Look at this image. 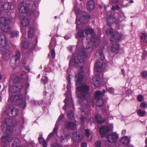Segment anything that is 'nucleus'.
<instances>
[{"label":"nucleus","mask_w":147,"mask_h":147,"mask_svg":"<svg viewBox=\"0 0 147 147\" xmlns=\"http://www.w3.org/2000/svg\"><path fill=\"white\" fill-rule=\"evenodd\" d=\"M144 97L143 95L141 94L138 95V101L142 102L143 100Z\"/></svg>","instance_id":"54"},{"label":"nucleus","mask_w":147,"mask_h":147,"mask_svg":"<svg viewBox=\"0 0 147 147\" xmlns=\"http://www.w3.org/2000/svg\"><path fill=\"white\" fill-rule=\"evenodd\" d=\"M38 140L39 142L42 144L43 147H47V142L42 137H39Z\"/></svg>","instance_id":"32"},{"label":"nucleus","mask_w":147,"mask_h":147,"mask_svg":"<svg viewBox=\"0 0 147 147\" xmlns=\"http://www.w3.org/2000/svg\"><path fill=\"white\" fill-rule=\"evenodd\" d=\"M29 86V85L28 83H27L25 85V88L26 89L28 88Z\"/></svg>","instance_id":"62"},{"label":"nucleus","mask_w":147,"mask_h":147,"mask_svg":"<svg viewBox=\"0 0 147 147\" xmlns=\"http://www.w3.org/2000/svg\"><path fill=\"white\" fill-rule=\"evenodd\" d=\"M98 78L96 79L94 77L92 79V82L94 85V86L96 88H97L99 87L101 85V82L100 79V76H97Z\"/></svg>","instance_id":"21"},{"label":"nucleus","mask_w":147,"mask_h":147,"mask_svg":"<svg viewBox=\"0 0 147 147\" xmlns=\"http://www.w3.org/2000/svg\"><path fill=\"white\" fill-rule=\"evenodd\" d=\"M86 119V118L83 116H82L80 118V120L82 123H83L85 120Z\"/></svg>","instance_id":"53"},{"label":"nucleus","mask_w":147,"mask_h":147,"mask_svg":"<svg viewBox=\"0 0 147 147\" xmlns=\"http://www.w3.org/2000/svg\"><path fill=\"white\" fill-rule=\"evenodd\" d=\"M5 133L6 136H2L1 138V141L2 142L5 143L10 141V136L12 134V132L10 131V129L9 128H7L5 131Z\"/></svg>","instance_id":"9"},{"label":"nucleus","mask_w":147,"mask_h":147,"mask_svg":"<svg viewBox=\"0 0 147 147\" xmlns=\"http://www.w3.org/2000/svg\"><path fill=\"white\" fill-rule=\"evenodd\" d=\"M147 103L146 102H142L140 105V107L141 108L144 109L146 107Z\"/></svg>","instance_id":"47"},{"label":"nucleus","mask_w":147,"mask_h":147,"mask_svg":"<svg viewBox=\"0 0 147 147\" xmlns=\"http://www.w3.org/2000/svg\"><path fill=\"white\" fill-rule=\"evenodd\" d=\"M85 32L86 35H88L89 34H92L94 32V30L92 29L88 28L85 29Z\"/></svg>","instance_id":"38"},{"label":"nucleus","mask_w":147,"mask_h":147,"mask_svg":"<svg viewBox=\"0 0 147 147\" xmlns=\"http://www.w3.org/2000/svg\"><path fill=\"white\" fill-rule=\"evenodd\" d=\"M103 63L97 61L96 62L95 65V68L96 71L97 72H100L101 71Z\"/></svg>","instance_id":"25"},{"label":"nucleus","mask_w":147,"mask_h":147,"mask_svg":"<svg viewBox=\"0 0 147 147\" xmlns=\"http://www.w3.org/2000/svg\"><path fill=\"white\" fill-rule=\"evenodd\" d=\"M113 30L112 28H110L107 29L106 32V34L109 35L110 34L111 35L113 33Z\"/></svg>","instance_id":"44"},{"label":"nucleus","mask_w":147,"mask_h":147,"mask_svg":"<svg viewBox=\"0 0 147 147\" xmlns=\"http://www.w3.org/2000/svg\"><path fill=\"white\" fill-rule=\"evenodd\" d=\"M103 103V100L102 98H98L97 99L96 105L97 107H100L102 105Z\"/></svg>","instance_id":"34"},{"label":"nucleus","mask_w":147,"mask_h":147,"mask_svg":"<svg viewBox=\"0 0 147 147\" xmlns=\"http://www.w3.org/2000/svg\"><path fill=\"white\" fill-rule=\"evenodd\" d=\"M34 30L32 27H29L28 31V37L29 38H32L34 35Z\"/></svg>","instance_id":"26"},{"label":"nucleus","mask_w":147,"mask_h":147,"mask_svg":"<svg viewBox=\"0 0 147 147\" xmlns=\"http://www.w3.org/2000/svg\"><path fill=\"white\" fill-rule=\"evenodd\" d=\"M120 8V7L118 5H116L115 6H113L111 8V9L113 11L118 10Z\"/></svg>","instance_id":"45"},{"label":"nucleus","mask_w":147,"mask_h":147,"mask_svg":"<svg viewBox=\"0 0 147 147\" xmlns=\"http://www.w3.org/2000/svg\"><path fill=\"white\" fill-rule=\"evenodd\" d=\"M85 131V135L88 138L90 136L89 131L88 129H86Z\"/></svg>","instance_id":"55"},{"label":"nucleus","mask_w":147,"mask_h":147,"mask_svg":"<svg viewBox=\"0 0 147 147\" xmlns=\"http://www.w3.org/2000/svg\"><path fill=\"white\" fill-rule=\"evenodd\" d=\"M93 50L91 47H88L84 49L81 52L79 53L76 57H73L69 62V65L72 62L76 64L81 63L84 62V58L88 57V53Z\"/></svg>","instance_id":"3"},{"label":"nucleus","mask_w":147,"mask_h":147,"mask_svg":"<svg viewBox=\"0 0 147 147\" xmlns=\"http://www.w3.org/2000/svg\"><path fill=\"white\" fill-rule=\"evenodd\" d=\"M67 81L69 83H71V80H70V75H69L67 78Z\"/></svg>","instance_id":"60"},{"label":"nucleus","mask_w":147,"mask_h":147,"mask_svg":"<svg viewBox=\"0 0 147 147\" xmlns=\"http://www.w3.org/2000/svg\"><path fill=\"white\" fill-rule=\"evenodd\" d=\"M110 130L109 128L106 126H102L99 129V133L102 137H104L108 133Z\"/></svg>","instance_id":"14"},{"label":"nucleus","mask_w":147,"mask_h":147,"mask_svg":"<svg viewBox=\"0 0 147 147\" xmlns=\"http://www.w3.org/2000/svg\"><path fill=\"white\" fill-rule=\"evenodd\" d=\"M145 113V111H142L140 109H138V114H139L141 116H143L144 115Z\"/></svg>","instance_id":"50"},{"label":"nucleus","mask_w":147,"mask_h":147,"mask_svg":"<svg viewBox=\"0 0 147 147\" xmlns=\"http://www.w3.org/2000/svg\"><path fill=\"white\" fill-rule=\"evenodd\" d=\"M24 88V86L22 85H15L13 86L12 91L13 93H20L21 90Z\"/></svg>","instance_id":"20"},{"label":"nucleus","mask_w":147,"mask_h":147,"mask_svg":"<svg viewBox=\"0 0 147 147\" xmlns=\"http://www.w3.org/2000/svg\"><path fill=\"white\" fill-rule=\"evenodd\" d=\"M115 21V18L112 16H110L108 18L107 20V23L109 26H111L112 24Z\"/></svg>","instance_id":"28"},{"label":"nucleus","mask_w":147,"mask_h":147,"mask_svg":"<svg viewBox=\"0 0 147 147\" xmlns=\"http://www.w3.org/2000/svg\"><path fill=\"white\" fill-rule=\"evenodd\" d=\"M111 51L113 52L117 51L119 48V45L117 44H113L111 46Z\"/></svg>","instance_id":"33"},{"label":"nucleus","mask_w":147,"mask_h":147,"mask_svg":"<svg viewBox=\"0 0 147 147\" xmlns=\"http://www.w3.org/2000/svg\"><path fill=\"white\" fill-rule=\"evenodd\" d=\"M74 113L72 111H70L68 112L67 117L69 120H71L74 117Z\"/></svg>","instance_id":"39"},{"label":"nucleus","mask_w":147,"mask_h":147,"mask_svg":"<svg viewBox=\"0 0 147 147\" xmlns=\"http://www.w3.org/2000/svg\"><path fill=\"white\" fill-rule=\"evenodd\" d=\"M65 127L68 129L74 130L76 129V124L70 121H65L64 123Z\"/></svg>","instance_id":"16"},{"label":"nucleus","mask_w":147,"mask_h":147,"mask_svg":"<svg viewBox=\"0 0 147 147\" xmlns=\"http://www.w3.org/2000/svg\"><path fill=\"white\" fill-rule=\"evenodd\" d=\"M120 142L124 145H127L129 143L130 139L127 136L123 137L120 140Z\"/></svg>","instance_id":"24"},{"label":"nucleus","mask_w":147,"mask_h":147,"mask_svg":"<svg viewBox=\"0 0 147 147\" xmlns=\"http://www.w3.org/2000/svg\"><path fill=\"white\" fill-rule=\"evenodd\" d=\"M64 38L66 40H67L69 38V36L67 35L64 36Z\"/></svg>","instance_id":"61"},{"label":"nucleus","mask_w":147,"mask_h":147,"mask_svg":"<svg viewBox=\"0 0 147 147\" xmlns=\"http://www.w3.org/2000/svg\"><path fill=\"white\" fill-rule=\"evenodd\" d=\"M90 16L87 15L86 16L83 15L80 17L79 19V21L80 23L85 24L87 23L89 20Z\"/></svg>","instance_id":"22"},{"label":"nucleus","mask_w":147,"mask_h":147,"mask_svg":"<svg viewBox=\"0 0 147 147\" xmlns=\"http://www.w3.org/2000/svg\"><path fill=\"white\" fill-rule=\"evenodd\" d=\"M102 143L100 141L97 140L95 143V147H101Z\"/></svg>","instance_id":"48"},{"label":"nucleus","mask_w":147,"mask_h":147,"mask_svg":"<svg viewBox=\"0 0 147 147\" xmlns=\"http://www.w3.org/2000/svg\"><path fill=\"white\" fill-rule=\"evenodd\" d=\"M95 118L97 123L99 124H102L104 122V121L100 120L101 117L98 115H96L95 116Z\"/></svg>","instance_id":"36"},{"label":"nucleus","mask_w":147,"mask_h":147,"mask_svg":"<svg viewBox=\"0 0 147 147\" xmlns=\"http://www.w3.org/2000/svg\"><path fill=\"white\" fill-rule=\"evenodd\" d=\"M57 131V127H55L53 130V131H52V133H53V134L55 133Z\"/></svg>","instance_id":"57"},{"label":"nucleus","mask_w":147,"mask_h":147,"mask_svg":"<svg viewBox=\"0 0 147 147\" xmlns=\"http://www.w3.org/2000/svg\"><path fill=\"white\" fill-rule=\"evenodd\" d=\"M5 121L6 126L9 127L7 128H9L10 129V131H11V127L16 125H17L15 121H12L9 118H6Z\"/></svg>","instance_id":"17"},{"label":"nucleus","mask_w":147,"mask_h":147,"mask_svg":"<svg viewBox=\"0 0 147 147\" xmlns=\"http://www.w3.org/2000/svg\"><path fill=\"white\" fill-rule=\"evenodd\" d=\"M19 32L17 31H12L11 32V37L14 38L17 37L19 36Z\"/></svg>","instance_id":"40"},{"label":"nucleus","mask_w":147,"mask_h":147,"mask_svg":"<svg viewBox=\"0 0 147 147\" xmlns=\"http://www.w3.org/2000/svg\"><path fill=\"white\" fill-rule=\"evenodd\" d=\"M86 7L87 10L91 11L94 9L95 7V3L93 0H89L86 4Z\"/></svg>","instance_id":"18"},{"label":"nucleus","mask_w":147,"mask_h":147,"mask_svg":"<svg viewBox=\"0 0 147 147\" xmlns=\"http://www.w3.org/2000/svg\"><path fill=\"white\" fill-rule=\"evenodd\" d=\"M87 144L86 143L84 142L82 143L81 147H86Z\"/></svg>","instance_id":"58"},{"label":"nucleus","mask_w":147,"mask_h":147,"mask_svg":"<svg viewBox=\"0 0 147 147\" xmlns=\"http://www.w3.org/2000/svg\"><path fill=\"white\" fill-rule=\"evenodd\" d=\"M11 19L8 18L2 17L0 18V29L4 32H9L10 30V24Z\"/></svg>","instance_id":"4"},{"label":"nucleus","mask_w":147,"mask_h":147,"mask_svg":"<svg viewBox=\"0 0 147 147\" xmlns=\"http://www.w3.org/2000/svg\"><path fill=\"white\" fill-rule=\"evenodd\" d=\"M83 67V65L80 66V67L79 73L76 75L75 78H77L76 82V85L80 84L83 80L84 76L82 74L84 72Z\"/></svg>","instance_id":"6"},{"label":"nucleus","mask_w":147,"mask_h":147,"mask_svg":"<svg viewBox=\"0 0 147 147\" xmlns=\"http://www.w3.org/2000/svg\"><path fill=\"white\" fill-rule=\"evenodd\" d=\"M96 53L99 56L101 59L103 60L105 59V56L103 54V50L102 48H100L98 50L96 51Z\"/></svg>","instance_id":"29"},{"label":"nucleus","mask_w":147,"mask_h":147,"mask_svg":"<svg viewBox=\"0 0 147 147\" xmlns=\"http://www.w3.org/2000/svg\"><path fill=\"white\" fill-rule=\"evenodd\" d=\"M121 36V34L117 32H115L111 35L110 40L111 42H117L120 40Z\"/></svg>","instance_id":"11"},{"label":"nucleus","mask_w":147,"mask_h":147,"mask_svg":"<svg viewBox=\"0 0 147 147\" xmlns=\"http://www.w3.org/2000/svg\"><path fill=\"white\" fill-rule=\"evenodd\" d=\"M54 147H62L61 145L59 144L55 145Z\"/></svg>","instance_id":"63"},{"label":"nucleus","mask_w":147,"mask_h":147,"mask_svg":"<svg viewBox=\"0 0 147 147\" xmlns=\"http://www.w3.org/2000/svg\"><path fill=\"white\" fill-rule=\"evenodd\" d=\"M141 74L143 78H146L147 77V71H143L142 72Z\"/></svg>","instance_id":"51"},{"label":"nucleus","mask_w":147,"mask_h":147,"mask_svg":"<svg viewBox=\"0 0 147 147\" xmlns=\"http://www.w3.org/2000/svg\"><path fill=\"white\" fill-rule=\"evenodd\" d=\"M51 52L52 56V57L53 58H54L55 55V49H52L51 51Z\"/></svg>","instance_id":"49"},{"label":"nucleus","mask_w":147,"mask_h":147,"mask_svg":"<svg viewBox=\"0 0 147 147\" xmlns=\"http://www.w3.org/2000/svg\"><path fill=\"white\" fill-rule=\"evenodd\" d=\"M100 43V40L97 38H92L90 39V43L94 47L97 46Z\"/></svg>","instance_id":"23"},{"label":"nucleus","mask_w":147,"mask_h":147,"mask_svg":"<svg viewBox=\"0 0 147 147\" xmlns=\"http://www.w3.org/2000/svg\"><path fill=\"white\" fill-rule=\"evenodd\" d=\"M67 137V134H65L64 136L61 135L60 136V141L61 142H63L65 139Z\"/></svg>","instance_id":"46"},{"label":"nucleus","mask_w":147,"mask_h":147,"mask_svg":"<svg viewBox=\"0 0 147 147\" xmlns=\"http://www.w3.org/2000/svg\"><path fill=\"white\" fill-rule=\"evenodd\" d=\"M107 90L109 93H112L114 92V89L112 88H107Z\"/></svg>","instance_id":"52"},{"label":"nucleus","mask_w":147,"mask_h":147,"mask_svg":"<svg viewBox=\"0 0 147 147\" xmlns=\"http://www.w3.org/2000/svg\"><path fill=\"white\" fill-rule=\"evenodd\" d=\"M21 57V54L20 52L18 51H17L15 52V56H13L11 59L10 61V64L14 68L16 65V63L17 61Z\"/></svg>","instance_id":"7"},{"label":"nucleus","mask_w":147,"mask_h":147,"mask_svg":"<svg viewBox=\"0 0 147 147\" xmlns=\"http://www.w3.org/2000/svg\"><path fill=\"white\" fill-rule=\"evenodd\" d=\"M9 99L16 103L17 105H23V109L26 107V102H24H24L22 99V96L20 94V93L13 95L10 94L9 97Z\"/></svg>","instance_id":"5"},{"label":"nucleus","mask_w":147,"mask_h":147,"mask_svg":"<svg viewBox=\"0 0 147 147\" xmlns=\"http://www.w3.org/2000/svg\"><path fill=\"white\" fill-rule=\"evenodd\" d=\"M9 47L7 43V39L5 36L3 34L0 35V48H3Z\"/></svg>","instance_id":"12"},{"label":"nucleus","mask_w":147,"mask_h":147,"mask_svg":"<svg viewBox=\"0 0 147 147\" xmlns=\"http://www.w3.org/2000/svg\"><path fill=\"white\" fill-rule=\"evenodd\" d=\"M53 134L52 132H51V133H50L48 136L47 138L49 139L51 138Z\"/></svg>","instance_id":"59"},{"label":"nucleus","mask_w":147,"mask_h":147,"mask_svg":"<svg viewBox=\"0 0 147 147\" xmlns=\"http://www.w3.org/2000/svg\"><path fill=\"white\" fill-rule=\"evenodd\" d=\"M77 90L79 92L77 94L78 98L83 100H85L88 102L85 106L89 107H94V102L93 100H91V94L88 92L89 86L86 85H81L77 88Z\"/></svg>","instance_id":"1"},{"label":"nucleus","mask_w":147,"mask_h":147,"mask_svg":"<svg viewBox=\"0 0 147 147\" xmlns=\"http://www.w3.org/2000/svg\"><path fill=\"white\" fill-rule=\"evenodd\" d=\"M147 36L146 34L145 33H142L140 36V38L141 40H143L144 42H145V40L146 39V38Z\"/></svg>","instance_id":"42"},{"label":"nucleus","mask_w":147,"mask_h":147,"mask_svg":"<svg viewBox=\"0 0 147 147\" xmlns=\"http://www.w3.org/2000/svg\"><path fill=\"white\" fill-rule=\"evenodd\" d=\"M29 24V21L28 19L24 18L23 19L21 22V24L24 27L28 26Z\"/></svg>","instance_id":"30"},{"label":"nucleus","mask_w":147,"mask_h":147,"mask_svg":"<svg viewBox=\"0 0 147 147\" xmlns=\"http://www.w3.org/2000/svg\"><path fill=\"white\" fill-rule=\"evenodd\" d=\"M29 24V21L28 19L24 18L23 19L21 22V24L24 27L28 26Z\"/></svg>","instance_id":"31"},{"label":"nucleus","mask_w":147,"mask_h":147,"mask_svg":"<svg viewBox=\"0 0 147 147\" xmlns=\"http://www.w3.org/2000/svg\"><path fill=\"white\" fill-rule=\"evenodd\" d=\"M29 43L23 39L21 41V47L22 48L27 49L29 47Z\"/></svg>","instance_id":"35"},{"label":"nucleus","mask_w":147,"mask_h":147,"mask_svg":"<svg viewBox=\"0 0 147 147\" xmlns=\"http://www.w3.org/2000/svg\"><path fill=\"white\" fill-rule=\"evenodd\" d=\"M30 1H24L20 4L18 7L19 11L22 13H26L29 15H32L34 18L38 17L39 14V12L38 10V4L34 2L32 4V10H29L30 5Z\"/></svg>","instance_id":"2"},{"label":"nucleus","mask_w":147,"mask_h":147,"mask_svg":"<svg viewBox=\"0 0 147 147\" xmlns=\"http://www.w3.org/2000/svg\"><path fill=\"white\" fill-rule=\"evenodd\" d=\"M105 93V91L103 92H102L100 91H97L95 92L94 95L95 97L97 98V99L98 98H102L101 97V96L103 95V94Z\"/></svg>","instance_id":"37"},{"label":"nucleus","mask_w":147,"mask_h":147,"mask_svg":"<svg viewBox=\"0 0 147 147\" xmlns=\"http://www.w3.org/2000/svg\"><path fill=\"white\" fill-rule=\"evenodd\" d=\"M84 30L83 29H80L77 33V35L79 37L82 38L84 36Z\"/></svg>","instance_id":"41"},{"label":"nucleus","mask_w":147,"mask_h":147,"mask_svg":"<svg viewBox=\"0 0 147 147\" xmlns=\"http://www.w3.org/2000/svg\"><path fill=\"white\" fill-rule=\"evenodd\" d=\"M132 92L131 90H128L126 91V93L128 94H131Z\"/></svg>","instance_id":"56"},{"label":"nucleus","mask_w":147,"mask_h":147,"mask_svg":"<svg viewBox=\"0 0 147 147\" xmlns=\"http://www.w3.org/2000/svg\"><path fill=\"white\" fill-rule=\"evenodd\" d=\"M118 135L115 132H112L106 136L108 142L112 143H115L118 140Z\"/></svg>","instance_id":"8"},{"label":"nucleus","mask_w":147,"mask_h":147,"mask_svg":"<svg viewBox=\"0 0 147 147\" xmlns=\"http://www.w3.org/2000/svg\"><path fill=\"white\" fill-rule=\"evenodd\" d=\"M18 111L17 109L13 107L9 108L7 110V115L11 117H16L18 114Z\"/></svg>","instance_id":"10"},{"label":"nucleus","mask_w":147,"mask_h":147,"mask_svg":"<svg viewBox=\"0 0 147 147\" xmlns=\"http://www.w3.org/2000/svg\"><path fill=\"white\" fill-rule=\"evenodd\" d=\"M82 138V135L79 132H75L72 134V139L75 142H79Z\"/></svg>","instance_id":"15"},{"label":"nucleus","mask_w":147,"mask_h":147,"mask_svg":"<svg viewBox=\"0 0 147 147\" xmlns=\"http://www.w3.org/2000/svg\"><path fill=\"white\" fill-rule=\"evenodd\" d=\"M11 3L7 2L2 5V6L5 10L9 9H11Z\"/></svg>","instance_id":"27"},{"label":"nucleus","mask_w":147,"mask_h":147,"mask_svg":"<svg viewBox=\"0 0 147 147\" xmlns=\"http://www.w3.org/2000/svg\"><path fill=\"white\" fill-rule=\"evenodd\" d=\"M20 78L16 76L13 81V83L14 84H18L20 82Z\"/></svg>","instance_id":"43"},{"label":"nucleus","mask_w":147,"mask_h":147,"mask_svg":"<svg viewBox=\"0 0 147 147\" xmlns=\"http://www.w3.org/2000/svg\"><path fill=\"white\" fill-rule=\"evenodd\" d=\"M126 132V130H125L123 129L122 130V134L123 135H124Z\"/></svg>","instance_id":"64"},{"label":"nucleus","mask_w":147,"mask_h":147,"mask_svg":"<svg viewBox=\"0 0 147 147\" xmlns=\"http://www.w3.org/2000/svg\"><path fill=\"white\" fill-rule=\"evenodd\" d=\"M65 105L64 107H63V109L65 110L68 106L70 107H73L74 109V104L73 103V101L72 99L70 98H69L68 97H66L64 100V101Z\"/></svg>","instance_id":"13"},{"label":"nucleus","mask_w":147,"mask_h":147,"mask_svg":"<svg viewBox=\"0 0 147 147\" xmlns=\"http://www.w3.org/2000/svg\"><path fill=\"white\" fill-rule=\"evenodd\" d=\"M11 140L12 141V147H22L20 146L21 142L19 138L14 137Z\"/></svg>","instance_id":"19"}]
</instances>
